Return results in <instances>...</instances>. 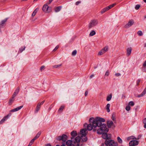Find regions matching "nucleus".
I'll list each match as a JSON object with an SVG mask.
<instances>
[{
	"instance_id": "41",
	"label": "nucleus",
	"mask_w": 146,
	"mask_h": 146,
	"mask_svg": "<svg viewBox=\"0 0 146 146\" xmlns=\"http://www.w3.org/2000/svg\"><path fill=\"white\" fill-rule=\"evenodd\" d=\"M59 48V46L57 45L56 47L54 48V49L53 50V51H55L56 50Z\"/></svg>"
},
{
	"instance_id": "62",
	"label": "nucleus",
	"mask_w": 146,
	"mask_h": 146,
	"mask_svg": "<svg viewBox=\"0 0 146 146\" xmlns=\"http://www.w3.org/2000/svg\"><path fill=\"white\" fill-rule=\"evenodd\" d=\"M143 1L146 3V0H143Z\"/></svg>"
},
{
	"instance_id": "19",
	"label": "nucleus",
	"mask_w": 146,
	"mask_h": 146,
	"mask_svg": "<svg viewBox=\"0 0 146 146\" xmlns=\"http://www.w3.org/2000/svg\"><path fill=\"white\" fill-rule=\"evenodd\" d=\"M15 100V99L12 98H10L9 101L8 103L9 105H11Z\"/></svg>"
},
{
	"instance_id": "13",
	"label": "nucleus",
	"mask_w": 146,
	"mask_h": 146,
	"mask_svg": "<svg viewBox=\"0 0 146 146\" xmlns=\"http://www.w3.org/2000/svg\"><path fill=\"white\" fill-rule=\"evenodd\" d=\"M23 107V106H21L18 107L13 109L10 110V112H14L18 111L20 110Z\"/></svg>"
},
{
	"instance_id": "12",
	"label": "nucleus",
	"mask_w": 146,
	"mask_h": 146,
	"mask_svg": "<svg viewBox=\"0 0 146 146\" xmlns=\"http://www.w3.org/2000/svg\"><path fill=\"white\" fill-rule=\"evenodd\" d=\"M107 125L109 128H111L112 126L115 127L114 125L113 124V122L112 121H108L107 122Z\"/></svg>"
},
{
	"instance_id": "6",
	"label": "nucleus",
	"mask_w": 146,
	"mask_h": 146,
	"mask_svg": "<svg viewBox=\"0 0 146 146\" xmlns=\"http://www.w3.org/2000/svg\"><path fill=\"white\" fill-rule=\"evenodd\" d=\"M51 7H49L47 5H44L42 8L43 11L46 13H49L51 11Z\"/></svg>"
},
{
	"instance_id": "11",
	"label": "nucleus",
	"mask_w": 146,
	"mask_h": 146,
	"mask_svg": "<svg viewBox=\"0 0 146 146\" xmlns=\"http://www.w3.org/2000/svg\"><path fill=\"white\" fill-rule=\"evenodd\" d=\"M7 18L5 19L3 21L0 23V28H3L5 26V23L7 21Z\"/></svg>"
},
{
	"instance_id": "53",
	"label": "nucleus",
	"mask_w": 146,
	"mask_h": 146,
	"mask_svg": "<svg viewBox=\"0 0 146 146\" xmlns=\"http://www.w3.org/2000/svg\"><path fill=\"white\" fill-rule=\"evenodd\" d=\"M140 82V80H138L137 81V85H138Z\"/></svg>"
},
{
	"instance_id": "43",
	"label": "nucleus",
	"mask_w": 146,
	"mask_h": 146,
	"mask_svg": "<svg viewBox=\"0 0 146 146\" xmlns=\"http://www.w3.org/2000/svg\"><path fill=\"white\" fill-rule=\"evenodd\" d=\"M109 73L108 70L107 71L105 74V76H108L109 75Z\"/></svg>"
},
{
	"instance_id": "47",
	"label": "nucleus",
	"mask_w": 146,
	"mask_h": 146,
	"mask_svg": "<svg viewBox=\"0 0 146 146\" xmlns=\"http://www.w3.org/2000/svg\"><path fill=\"white\" fill-rule=\"evenodd\" d=\"M11 112H10H10L6 116H7V117L8 118L11 115Z\"/></svg>"
},
{
	"instance_id": "57",
	"label": "nucleus",
	"mask_w": 146,
	"mask_h": 146,
	"mask_svg": "<svg viewBox=\"0 0 146 146\" xmlns=\"http://www.w3.org/2000/svg\"><path fill=\"white\" fill-rule=\"evenodd\" d=\"M94 76V74H92L90 76V78H92Z\"/></svg>"
},
{
	"instance_id": "36",
	"label": "nucleus",
	"mask_w": 146,
	"mask_h": 146,
	"mask_svg": "<svg viewBox=\"0 0 146 146\" xmlns=\"http://www.w3.org/2000/svg\"><path fill=\"white\" fill-rule=\"evenodd\" d=\"M130 107L129 106H127L126 107L125 109L127 111H129L130 109Z\"/></svg>"
},
{
	"instance_id": "44",
	"label": "nucleus",
	"mask_w": 146,
	"mask_h": 146,
	"mask_svg": "<svg viewBox=\"0 0 146 146\" xmlns=\"http://www.w3.org/2000/svg\"><path fill=\"white\" fill-rule=\"evenodd\" d=\"M121 75V74L119 73H117L115 74V76H118Z\"/></svg>"
},
{
	"instance_id": "38",
	"label": "nucleus",
	"mask_w": 146,
	"mask_h": 146,
	"mask_svg": "<svg viewBox=\"0 0 146 146\" xmlns=\"http://www.w3.org/2000/svg\"><path fill=\"white\" fill-rule=\"evenodd\" d=\"M140 7V5H136L135 8L136 10H138Z\"/></svg>"
},
{
	"instance_id": "4",
	"label": "nucleus",
	"mask_w": 146,
	"mask_h": 146,
	"mask_svg": "<svg viewBox=\"0 0 146 146\" xmlns=\"http://www.w3.org/2000/svg\"><path fill=\"white\" fill-rule=\"evenodd\" d=\"M98 23V21L97 20L94 19L91 20L89 25L90 29L96 26Z\"/></svg>"
},
{
	"instance_id": "32",
	"label": "nucleus",
	"mask_w": 146,
	"mask_h": 146,
	"mask_svg": "<svg viewBox=\"0 0 146 146\" xmlns=\"http://www.w3.org/2000/svg\"><path fill=\"white\" fill-rule=\"evenodd\" d=\"M115 113H113L112 116V119L113 121H115Z\"/></svg>"
},
{
	"instance_id": "18",
	"label": "nucleus",
	"mask_w": 146,
	"mask_h": 146,
	"mask_svg": "<svg viewBox=\"0 0 146 146\" xmlns=\"http://www.w3.org/2000/svg\"><path fill=\"white\" fill-rule=\"evenodd\" d=\"M40 104H37V106L36 108V110H35V111L36 112H37L39 110L40 107Z\"/></svg>"
},
{
	"instance_id": "42",
	"label": "nucleus",
	"mask_w": 146,
	"mask_h": 146,
	"mask_svg": "<svg viewBox=\"0 0 146 146\" xmlns=\"http://www.w3.org/2000/svg\"><path fill=\"white\" fill-rule=\"evenodd\" d=\"M143 66L144 67H146V60H145L143 63Z\"/></svg>"
},
{
	"instance_id": "26",
	"label": "nucleus",
	"mask_w": 146,
	"mask_h": 146,
	"mask_svg": "<svg viewBox=\"0 0 146 146\" xmlns=\"http://www.w3.org/2000/svg\"><path fill=\"white\" fill-rule=\"evenodd\" d=\"M110 104H108L106 105V110L107 111L109 112L110 111Z\"/></svg>"
},
{
	"instance_id": "7",
	"label": "nucleus",
	"mask_w": 146,
	"mask_h": 146,
	"mask_svg": "<svg viewBox=\"0 0 146 146\" xmlns=\"http://www.w3.org/2000/svg\"><path fill=\"white\" fill-rule=\"evenodd\" d=\"M108 50V46H106L104 47L102 49L100 50L98 54L99 55H101L105 53Z\"/></svg>"
},
{
	"instance_id": "50",
	"label": "nucleus",
	"mask_w": 146,
	"mask_h": 146,
	"mask_svg": "<svg viewBox=\"0 0 146 146\" xmlns=\"http://www.w3.org/2000/svg\"><path fill=\"white\" fill-rule=\"evenodd\" d=\"M44 101H45L44 100V101H42V102L41 103H39L38 104H40V105L41 106V105H42V104H43V103H44Z\"/></svg>"
},
{
	"instance_id": "60",
	"label": "nucleus",
	"mask_w": 146,
	"mask_h": 146,
	"mask_svg": "<svg viewBox=\"0 0 146 146\" xmlns=\"http://www.w3.org/2000/svg\"><path fill=\"white\" fill-rule=\"evenodd\" d=\"M53 0H49V3L48 4H50L52 1Z\"/></svg>"
},
{
	"instance_id": "5",
	"label": "nucleus",
	"mask_w": 146,
	"mask_h": 146,
	"mask_svg": "<svg viewBox=\"0 0 146 146\" xmlns=\"http://www.w3.org/2000/svg\"><path fill=\"white\" fill-rule=\"evenodd\" d=\"M67 139V136L64 134H63L62 136H59L57 137L56 139L58 141L62 140L64 142H65Z\"/></svg>"
},
{
	"instance_id": "28",
	"label": "nucleus",
	"mask_w": 146,
	"mask_h": 146,
	"mask_svg": "<svg viewBox=\"0 0 146 146\" xmlns=\"http://www.w3.org/2000/svg\"><path fill=\"white\" fill-rule=\"evenodd\" d=\"M61 8V6H59L56 7L55 9V11L56 12H58L60 11Z\"/></svg>"
},
{
	"instance_id": "9",
	"label": "nucleus",
	"mask_w": 146,
	"mask_h": 146,
	"mask_svg": "<svg viewBox=\"0 0 146 146\" xmlns=\"http://www.w3.org/2000/svg\"><path fill=\"white\" fill-rule=\"evenodd\" d=\"M134 24V21L133 20L131 19L130 20L128 23L127 24L124 26L125 28H128L131 26L132 25Z\"/></svg>"
},
{
	"instance_id": "33",
	"label": "nucleus",
	"mask_w": 146,
	"mask_h": 146,
	"mask_svg": "<svg viewBox=\"0 0 146 146\" xmlns=\"http://www.w3.org/2000/svg\"><path fill=\"white\" fill-rule=\"evenodd\" d=\"M137 34L139 36H141L143 35V33L141 31H139L137 32Z\"/></svg>"
},
{
	"instance_id": "3",
	"label": "nucleus",
	"mask_w": 146,
	"mask_h": 146,
	"mask_svg": "<svg viewBox=\"0 0 146 146\" xmlns=\"http://www.w3.org/2000/svg\"><path fill=\"white\" fill-rule=\"evenodd\" d=\"M89 121L90 123H92L94 128L93 130L95 131L96 129L95 128L97 127H100L103 124L102 123L105 121V120L104 118L99 117H96L95 119L92 117L89 119Z\"/></svg>"
},
{
	"instance_id": "54",
	"label": "nucleus",
	"mask_w": 146,
	"mask_h": 146,
	"mask_svg": "<svg viewBox=\"0 0 146 146\" xmlns=\"http://www.w3.org/2000/svg\"><path fill=\"white\" fill-rule=\"evenodd\" d=\"M105 144L102 143V146H107V145H106V141L105 142Z\"/></svg>"
},
{
	"instance_id": "30",
	"label": "nucleus",
	"mask_w": 146,
	"mask_h": 146,
	"mask_svg": "<svg viewBox=\"0 0 146 146\" xmlns=\"http://www.w3.org/2000/svg\"><path fill=\"white\" fill-rule=\"evenodd\" d=\"M62 64H60L58 65H54L53 66V67L54 68H57L61 67L62 66Z\"/></svg>"
},
{
	"instance_id": "31",
	"label": "nucleus",
	"mask_w": 146,
	"mask_h": 146,
	"mask_svg": "<svg viewBox=\"0 0 146 146\" xmlns=\"http://www.w3.org/2000/svg\"><path fill=\"white\" fill-rule=\"evenodd\" d=\"M117 140L118 142L120 143H122V141L119 137H117Z\"/></svg>"
},
{
	"instance_id": "64",
	"label": "nucleus",
	"mask_w": 146,
	"mask_h": 146,
	"mask_svg": "<svg viewBox=\"0 0 146 146\" xmlns=\"http://www.w3.org/2000/svg\"><path fill=\"white\" fill-rule=\"evenodd\" d=\"M51 108H49V110H51Z\"/></svg>"
},
{
	"instance_id": "20",
	"label": "nucleus",
	"mask_w": 146,
	"mask_h": 146,
	"mask_svg": "<svg viewBox=\"0 0 146 146\" xmlns=\"http://www.w3.org/2000/svg\"><path fill=\"white\" fill-rule=\"evenodd\" d=\"M108 10H109L108 8L107 7H106L105 8H104V9H103L101 11V13L102 14L103 13Z\"/></svg>"
},
{
	"instance_id": "51",
	"label": "nucleus",
	"mask_w": 146,
	"mask_h": 146,
	"mask_svg": "<svg viewBox=\"0 0 146 146\" xmlns=\"http://www.w3.org/2000/svg\"><path fill=\"white\" fill-rule=\"evenodd\" d=\"M16 96V95H15V94H13L12 97L11 98L14 99V98H15V96Z\"/></svg>"
},
{
	"instance_id": "21",
	"label": "nucleus",
	"mask_w": 146,
	"mask_h": 146,
	"mask_svg": "<svg viewBox=\"0 0 146 146\" xmlns=\"http://www.w3.org/2000/svg\"><path fill=\"white\" fill-rule=\"evenodd\" d=\"M112 98V94H110V95H109L107 96V98H106V100L107 101H110V100H111V98Z\"/></svg>"
},
{
	"instance_id": "52",
	"label": "nucleus",
	"mask_w": 146,
	"mask_h": 146,
	"mask_svg": "<svg viewBox=\"0 0 146 146\" xmlns=\"http://www.w3.org/2000/svg\"><path fill=\"white\" fill-rule=\"evenodd\" d=\"M88 94V91L87 90H86L85 93V96H86Z\"/></svg>"
},
{
	"instance_id": "49",
	"label": "nucleus",
	"mask_w": 146,
	"mask_h": 146,
	"mask_svg": "<svg viewBox=\"0 0 146 146\" xmlns=\"http://www.w3.org/2000/svg\"><path fill=\"white\" fill-rule=\"evenodd\" d=\"M35 140V139L34 138L33 139H32L31 141L30 142L31 143L33 144V143L34 142Z\"/></svg>"
},
{
	"instance_id": "35",
	"label": "nucleus",
	"mask_w": 146,
	"mask_h": 146,
	"mask_svg": "<svg viewBox=\"0 0 146 146\" xmlns=\"http://www.w3.org/2000/svg\"><path fill=\"white\" fill-rule=\"evenodd\" d=\"M129 105L131 106H133L134 105V104L133 102L132 101H131L129 102Z\"/></svg>"
},
{
	"instance_id": "2",
	"label": "nucleus",
	"mask_w": 146,
	"mask_h": 146,
	"mask_svg": "<svg viewBox=\"0 0 146 146\" xmlns=\"http://www.w3.org/2000/svg\"><path fill=\"white\" fill-rule=\"evenodd\" d=\"M108 131V129L107 128L106 124L103 123L97 129V132L98 134H102V137L103 138L106 139L105 141H106L107 140H112L111 139V135L108 134L107 133Z\"/></svg>"
},
{
	"instance_id": "8",
	"label": "nucleus",
	"mask_w": 146,
	"mask_h": 146,
	"mask_svg": "<svg viewBox=\"0 0 146 146\" xmlns=\"http://www.w3.org/2000/svg\"><path fill=\"white\" fill-rule=\"evenodd\" d=\"M107 146H115L113 140H107L106 141Z\"/></svg>"
},
{
	"instance_id": "59",
	"label": "nucleus",
	"mask_w": 146,
	"mask_h": 146,
	"mask_svg": "<svg viewBox=\"0 0 146 146\" xmlns=\"http://www.w3.org/2000/svg\"><path fill=\"white\" fill-rule=\"evenodd\" d=\"M46 146H51V145L50 144H48L46 145Z\"/></svg>"
},
{
	"instance_id": "16",
	"label": "nucleus",
	"mask_w": 146,
	"mask_h": 146,
	"mask_svg": "<svg viewBox=\"0 0 146 146\" xmlns=\"http://www.w3.org/2000/svg\"><path fill=\"white\" fill-rule=\"evenodd\" d=\"M93 127L92 124L91 123H90L88 125L87 130L89 131H91L93 129Z\"/></svg>"
},
{
	"instance_id": "24",
	"label": "nucleus",
	"mask_w": 146,
	"mask_h": 146,
	"mask_svg": "<svg viewBox=\"0 0 146 146\" xmlns=\"http://www.w3.org/2000/svg\"><path fill=\"white\" fill-rule=\"evenodd\" d=\"M41 132H38L36 135L35 136V137L34 138L35 139V140L38 138L40 136V134H41Z\"/></svg>"
},
{
	"instance_id": "40",
	"label": "nucleus",
	"mask_w": 146,
	"mask_h": 146,
	"mask_svg": "<svg viewBox=\"0 0 146 146\" xmlns=\"http://www.w3.org/2000/svg\"><path fill=\"white\" fill-rule=\"evenodd\" d=\"M8 118L7 116H5L2 119H3L4 121H5L8 119Z\"/></svg>"
},
{
	"instance_id": "37",
	"label": "nucleus",
	"mask_w": 146,
	"mask_h": 146,
	"mask_svg": "<svg viewBox=\"0 0 146 146\" xmlns=\"http://www.w3.org/2000/svg\"><path fill=\"white\" fill-rule=\"evenodd\" d=\"M25 47L24 46L22 47L20 49L19 51L20 52H21L23 51L24 50H25Z\"/></svg>"
},
{
	"instance_id": "34",
	"label": "nucleus",
	"mask_w": 146,
	"mask_h": 146,
	"mask_svg": "<svg viewBox=\"0 0 146 146\" xmlns=\"http://www.w3.org/2000/svg\"><path fill=\"white\" fill-rule=\"evenodd\" d=\"M77 51L76 50H74L72 53V56H75L77 53Z\"/></svg>"
},
{
	"instance_id": "15",
	"label": "nucleus",
	"mask_w": 146,
	"mask_h": 146,
	"mask_svg": "<svg viewBox=\"0 0 146 146\" xmlns=\"http://www.w3.org/2000/svg\"><path fill=\"white\" fill-rule=\"evenodd\" d=\"M146 94V87L145 88L143 92L140 95L137 96L138 97H141L144 96Z\"/></svg>"
},
{
	"instance_id": "39",
	"label": "nucleus",
	"mask_w": 146,
	"mask_h": 146,
	"mask_svg": "<svg viewBox=\"0 0 146 146\" xmlns=\"http://www.w3.org/2000/svg\"><path fill=\"white\" fill-rule=\"evenodd\" d=\"M88 125L87 123H85L84 125V127L85 128L84 129H85L86 130V132L88 133L86 129V127H87V128H88Z\"/></svg>"
},
{
	"instance_id": "27",
	"label": "nucleus",
	"mask_w": 146,
	"mask_h": 146,
	"mask_svg": "<svg viewBox=\"0 0 146 146\" xmlns=\"http://www.w3.org/2000/svg\"><path fill=\"white\" fill-rule=\"evenodd\" d=\"M96 34V32L95 31L93 30L90 33L89 35L90 36H93Z\"/></svg>"
},
{
	"instance_id": "45",
	"label": "nucleus",
	"mask_w": 146,
	"mask_h": 146,
	"mask_svg": "<svg viewBox=\"0 0 146 146\" xmlns=\"http://www.w3.org/2000/svg\"><path fill=\"white\" fill-rule=\"evenodd\" d=\"M143 122L144 124H146V118H145L143 120Z\"/></svg>"
},
{
	"instance_id": "10",
	"label": "nucleus",
	"mask_w": 146,
	"mask_h": 146,
	"mask_svg": "<svg viewBox=\"0 0 146 146\" xmlns=\"http://www.w3.org/2000/svg\"><path fill=\"white\" fill-rule=\"evenodd\" d=\"M139 144V142L136 140H132L130 141L129 143V146H134L137 145Z\"/></svg>"
},
{
	"instance_id": "23",
	"label": "nucleus",
	"mask_w": 146,
	"mask_h": 146,
	"mask_svg": "<svg viewBox=\"0 0 146 146\" xmlns=\"http://www.w3.org/2000/svg\"><path fill=\"white\" fill-rule=\"evenodd\" d=\"M115 5V3H114L108 6V7H107L108 10H109L110 9L112 8L113 7H114Z\"/></svg>"
},
{
	"instance_id": "63",
	"label": "nucleus",
	"mask_w": 146,
	"mask_h": 146,
	"mask_svg": "<svg viewBox=\"0 0 146 146\" xmlns=\"http://www.w3.org/2000/svg\"><path fill=\"white\" fill-rule=\"evenodd\" d=\"M61 146H65V145H61Z\"/></svg>"
},
{
	"instance_id": "55",
	"label": "nucleus",
	"mask_w": 146,
	"mask_h": 146,
	"mask_svg": "<svg viewBox=\"0 0 146 146\" xmlns=\"http://www.w3.org/2000/svg\"><path fill=\"white\" fill-rule=\"evenodd\" d=\"M142 135H139L138 137V138H137L136 139H139L141 137Z\"/></svg>"
},
{
	"instance_id": "56",
	"label": "nucleus",
	"mask_w": 146,
	"mask_h": 146,
	"mask_svg": "<svg viewBox=\"0 0 146 146\" xmlns=\"http://www.w3.org/2000/svg\"><path fill=\"white\" fill-rule=\"evenodd\" d=\"M81 2L80 1H77L76 2V5H78Z\"/></svg>"
},
{
	"instance_id": "22",
	"label": "nucleus",
	"mask_w": 146,
	"mask_h": 146,
	"mask_svg": "<svg viewBox=\"0 0 146 146\" xmlns=\"http://www.w3.org/2000/svg\"><path fill=\"white\" fill-rule=\"evenodd\" d=\"M64 106H61L58 110V112L59 113H61L64 108Z\"/></svg>"
},
{
	"instance_id": "1",
	"label": "nucleus",
	"mask_w": 146,
	"mask_h": 146,
	"mask_svg": "<svg viewBox=\"0 0 146 146\" xmlns=\"http://www.w3.org/2000/svg\"><path fill=\"white\" fill-rule=\"evenodd\" d=\"M87 132L85 129H81L80 131V135L76 137L75 139L74 137L77 135V132L73 131L71 133L72 136L71 140H68L66 142L67 146H79L80 142H85L87 139L86 137Z\"/></svg>"
},
{
	"instance_id": "25",
	"label": "nucleus",
	"mask_w": 146,
	"mask_h": 146,
	"mask_svg": "<svg viewBox=\"0 0 146 146\" xmlns=\"http://www.w3.org/2000/svg\"><path fill=\"white\" fill-rule=\"evenodd\" d=\"M19 89H20L19 87H18L17 88L16 90H15V92L14 93V94H15V95H17L18 94V93L19 91Z\"/></svg>"
},
{
	"instance_id": "61",
	"label": "nucleus",
	"mask_w": 146,
	"mask_h": 146,
	"mask_svg": "<svg viewBox=\"0 0 146 146\" xmlns=\"http://www.w3.org/2000/svg\"><path fill=\"white\" fill-rule=\"evenodd\" d=\"M144 127L145 128H146V124H145L144 125Z\"/></svg>"
},
{
	"instance_id": "14",
	"label": "nucleus",
	"mask_w": 146,
	"mask_h": 146,
	"mask_svg": "<svg viewBox=\"0 0 146 146\" xmlns=\"http://www.w3.org/2000/svg\"><path fill=\"white\" fill-rule=\"evenodd\" d=\"M132 50V48L131 47H129L127 49V55L129 56L131 54V51Z\"/></svg>"
},
{
	"instance_id": "58",
	"label": "nucleus",
	"mask_w": 146,
	"mask_h": 146,
	"mask_svg": "<svg viewBox=\"0 0 146 146\" xmlns=\"http://www.w3.org/2000/svg\"><path fill=\"white\" fill-rule=\"evenodd\" d=\"M32 144L30 142L28 146H31L32 145Z\"/></svg>"
},
{
	"instance_id": "17",
	"label": "nucleus",
	"mask_w": 146,
	"mask_h": 146,
	"mask_svg": "<svg viewBox=\"0 0 146 146\" xmlns=\"http://www.w3.org/2000/svg\"><path fill=\"white\" fill-rule=\"evenodd\" d=\"M38 8H36L33 11V13L32 14V17H34L35 16L36 13L38 11Z\"/></svg>"
},
{
	"instance_id": "48",
	"label": "nucleus",
	"mask_w": 146,
	"mask_h": 146,
	"mask_svg": "<svg viewBox=\"0 0 146 146\" xmlns=\"http://www.w3.org/2000/svg\"><path fill=\"white\" fill-rule=\"evenodd\" d=\"M4 121L3 119H2L0 121V125L2 124Z\"/></svg>"
},
{
	"instance_id": "46",
	"label": "nucleus",
	"mask_w": 146,
	"mask_h": 146,
	"mask_svg": "<svg viewBox=\"0 0 146 146\" xmlns=\"http://www.w3.org/2000/svg\"><path fill=\"white\" fill-rule=\"evenodd\" d=\"M45 66H41L40 68V70H41V71H42V70L44 68Z\"/></svg>"
},
{
	"instance_id": "29",
	"label": "nucleus",
	"mask_w": 146,
	"mask_h": 146,
	"mask_svg": "<svg viewBox=\"0 0 146 146\" xmlns=\"http://www.w3.org/2000/svg\"><path fill=\"white\" fill-rule=\"evenodd\" d=\"M136 138L135 137L133 136H131L130 137H128L127 138V139L128 140H130V139H136Z\"/></svg>"
}]
</instances>
